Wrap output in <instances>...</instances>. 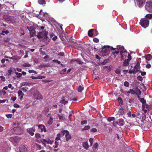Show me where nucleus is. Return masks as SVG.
I'll list each match as a JSON object with an SVG mask.
<instances>
[{"mask_svg": "<svg viewBox=\"0 0 152 152\" xmlns=\"http://www.w3.org/2000/svg\"><path fill=\"white\" fill-rule=\"evenodd\" d=\"M40 140L45 146L46 144L52 145L53 142V140H50L49 138L46 139H41Z\"/></svg>", "mask_w": 152, "mask_h": 152, "instance_id": "obj_6", "label": "nucleus"}, {"mask_svg": "<svg viewBox=\"0 0 152 152\" xmlns=\"http://www.w3.org/2000/svg\"><path fill=\"white\" fill-rule=\"evenodd\" d=\"M31 66V65L28 63H25L23 65V66L24 67H30Z\"/></svg>", "mask_w": 152, "mask_h": 152, "instance_id": "obj_42", "label": "nucleus"}, {"mask_svg": "<svg viewBox=\"0 0 152 152\" xmlns=\"http://www.w3.org/2000/svg\"><path fill=\"white\" fill-rule=\"evenodd\" d=\"M137 79L138 80L140 81H142L143 80L142 77L140 75H139L137 77Z\"/></svg>", "mask_w": 152, "mask_h": 152, "instance_id": "obj_45", "label": "nucleus"}, {"mask_svg": "<svg viewBox=\"0 0 152 152\" xmlns=\"http://www.w3.org/2000/svg\"><path fill=\"white\" fill-rule=\"evenodd\" d=\"M8 75L9 76H11V74H12V70H11V69L9 70L8 71Z\"/></svg>", "mask_w": 152, "mask_h": 152, "instance_id": "obj_54", "label": "nucleus"}, {"mask_svg": "<svg viewBox=\"0 0 152 152\" xmlns=\"http://www.w3.org/2000/svg\"><path fill=\"white\" fill-rule=\"evenodd\" d=\"M115 118L114 117H109L107 118V121L109 122H110L112 121H113L115 120Z\"/></svg>", "mask_w": 152, "mask_h": 152, "instance_id": "obj_31", "label": "nucleus"}, {"mask_svg": "<svg viewBox=\"0 0 152 152\" xmlns=\"http://www.w3.org/2000/svg\"><path fill=\"white\" fill-rule=\"evenodd\" d=\"M94 140L93 138H90L89 139V141L90 143V146H92L93 145V142Z\"/></svg>", "mask_w": 152, "mask_h": 152, "instance_id": "obj_43", "label": "nucleus"}, {"mask_svg": "<svg viewBox=\"0 0 152 152\" xmlns=\"http://www.w3.org/2000/svg\"><path fill=\"white\" fill-rule=\"evenodd\" d=\"M12 115L11 114H8L6 115V117L7 118H12Z\"/></svg>", "mask_w": 152, "mask_h": 152, "instance_id": "obj_59", "label": "nucleus"}, {"mask_svg": "<svg viewBox=\"0 0 152 152\" xmlns=\"http://www.w3.org/2000/svg\"><path fill=\"white\" fill-rule=\"evenodd\" d=\"M127 115L129 117H130L132 116V113L131 111H129L127 113Z\"/></svg>", "mask_w": 152, "mask_h": 152, "instance_id": "obj_61", "label": "nucleus"}, {"mask_svg": "<svg viewBox=\"0 0 152 152\" xmlns=\"http://www.w3.org/2000/svg\"><path fill=\"white\" fill-rule=\"evenodd\" d=\"M68 133V131L67 130L62 129L61 130V133L62 134V136H64L65 134H66V133Z\"/></svg>", "mask_w": 152, "mask_h": 152, "instance_id": "obj_25", "label": "nucleus"}, {"mask_svg": "<svg viewBox=\"0 0 152 152\" xmlns=\"http://www.w3.org/2000/svg\"><path fill=\"white\" fill-rule=\"evenodd\" d=\"M127 94H134L135 91L133 89H130L127 92Z\"/></svg>", "mask_w": 152, "mask_h": 152, "instance_id": "obj_30", "label": "nucleus"}, {"mask_svg": "<svg viewBox=\"0 0 152 152\" xmlns=\"http://www.w3.org/2000/svg\"><path fill=\"white\" fill-rule=\"evenodd\" d=\"M146 0H136V2L138 6L141 7L145 4Z\"/></svg>", "mask_w": 152, "mask_h": 152, "instance_id": "obj_10", "label": "nucleus"}, {"mask_svg": "<svg viewBox=\"0 0 152 152\" xmlns=\"http://www.w3.org/2000/svg\"><path fill=\"white\" fill-rule=\"evenodd\" d=\"M116 48H113V47H111L109 45H104L102 48V52L103 56H106L108 54L110 50H114Z\"/></svg>", "mask_w": 152, "mask_h": 152, "instance_id": "obj_1", "label": "nucleus"}, {"mask_svg": "<svg viewBox=\"0 0 152 152\" xmlns=\"http://www.w3.org/2000/svg\"><path fill=\"white\" fill-rule=\"evenodd\" d=\"M83 147L86 149H88L89 147L88 143L87 142H83Z\"/></svg>", "mask_w": 152, "mask_h": 152, "instance_id": "obj_18", "label": "nucleus"}, {"mask_svg": "<svg viewBox=\"0 0 152 152\" xmlns=\"http://www.w3.org/2000/svg\"><path fill=\"white\" fill-rule=\"evenodd\" d=\"M20 152H27V148L24 145H21L19 148Z\"/></svg>", "mask_w": 152, "mask_h": 152, "instance_id": "obj_11", "label": "nucleus"}, {"mask_svg": "<svg viewBox=\"0 0 152 152\" xmlns=\"http://www.w3.org/2000/svg\"><path fill=\"white\" fill-rule=\"evenodd\" d=\"M80 123L82 125L86 124H87V121L86 120L82 121Z\"/></svg>", "mask_w": 152, "mask_h": 152, "instance_id": "obj_46", "label": "nucleus"}, {"mask_svg": "<svg viewBox=\"0 0 152 152\" xmlns=\"http://www.w3.org/2000/svg\"><path fill=\"white\" fill-rule=\"evenodd\" d=\"M119 125L120 126H123L124 124V122L123 120V119L122 118H121L119 120Z\"/></svg>", "mask_w": 152, "mask_h": 152, "instance_id": "obj_20", "label": "nucleus"}, {"mask_svg": "<svg viewBox=\"0 0 152 152\" xmlns=\"http://www.w3.org/2000/svg\"><path fill=\"white\" fill-rule=\"evenodd\" d=\"M38 127L39 129H41V132H42L43 131L44 128L45 127V126L44 125L40 124L38 126Z\"/></svg>", "mask_w": 152, "mask_h": 152, "instance_id": "obj_26", "label": "nucleus"}, {"mask_svg": "<svg viewBox=\"0 0 152 152\" xmlns=\"http://www.w3.org/2000/svg\"><path fill=\"white\" fill-rule=\"evenodd\" d=\"M129 61L128 60L126 59L124 61L123 64V66H126L129 65Z\"/></svg>", "mask_w": 152, "mask_h": 152, "instance_id": "obj_22", "label": "nucleus"}, {"mask_svg": "<svg viewBox=\"0 0 152 152\" xmlns=\"http://www.w3.org/2000/svg\"><path fill=\"white\" fill-rule=\"evenodd\" d=\"M65 136L66 137V141H68L69 140H70L71 138V137L69 134V131L68 133H66V134H65Z\"/></svg>", "mask_w": 152, "mask_h": 152, "instance_id": "obj_17", "label": "nucleus"}, {"mask_svg": "<svg viewBox=\"0 0 152 152\" xmlns=\"http://www.w3.org/2000/svg\"><path fill=\"white\" fill-rule=\"evenodd\" d=\"M137 97L139 100L142 103V107L143 109L145 108L148 109L149 108V105L146 103V100L144 98H141L140 96H138Z\"/></svg>", "mask_w": 152, "mask_h": 152, "instance_id": "obj_5", "label": "nucleus"}, {"mask_svg": "<svg viewBox=\"0 0 152 152\" xmlns=\"http://www.w3.org/2000/svg\"><path fill=\"white\" fill-rule=\"evenodd\" d=\"M15 74L17 75L16 76L18 78H20L22 76V74L21 73L16 72H15Z\"/></svg>", "mask_w": 152, "mask_h": 152, "instance_id": "obj_38", "label": "nucleus"}, {"mask_svg": "<svg viewBox=\"0 0 152 152\" xmlns=\"http://www.w3.org/2000/svg\"><path fill=\"white\" fill-rule=\"evenodd\" d=\"M27 132L31 136L34 135V132L35 131V129L34 127L28 128L26 129Z\"/></svg>", "mask_w": 152, "mask_h": 152, "instance_id": "obj_9", "label": "nucleus"}, {"mask_svg": "<svg viewBox=\"0 0 152 152\" xmlns=\"http://www.w3.org/2000/svg\"><path fill=\"white\" fill-rule=\"evenodd\" d=\"M76 62H77L79 64H82L83 63L81 60L79 58H77L76 59Z\"/></svg>", "mask_w": 152, "mask_h": 152, "instance_id": "obj_41", "label": "nucleus"}, {"mask_svg": "<svg viewBox=\"0 0 152 152\" xmlns=\"http://www.w3.org/2000/svg\"><path fill=\"white\" fill-rule=\"evenodd\" d=\"M2 93L3 95L4 96L5 95L6 93L5 91L4 90H1L0 91V93H1V94Z\"/></svg>", "mask_w": 152, "mask_h": 152, "instance_id": "obj_44", "label": "nucleus"}, {"mask_svg": "<svg viewBox=\"0 0 152 152\" xmlns=\"http://www.w3.org/2000/svg\"><path fill=\"white\" fill-rule=\"evenodd\" d=\"M42 136L39 133H36L35 134V137L37 139H39V138H42Z\"/></svg>", "mask_w": 152, "mask_h": 152, "instance_id": "obj_27", "label": "nucleus"}, {"mask_svg": "<svg viewBox=\"0 0 152 152\" xmlns=\"http://www.w3.org/2000/svg\"><path fill=\"white\" fill-rule=\"evenodd\" d=\"M128 58L127 59V60H128L129 61H130L132 57L131 56V55L130 54H128Z\"/></svg>", "mask_w": 152, "mask_h": 152, "instance_id": "obj_60", "label": "nucleus"}, {"mask_svg": "<svg viewBox=\"0 0 152 152\" xmlns=\"http://www.w3.org/2000/svg\"><path fill=\"white\" fill-rule=\"evenodd\" d=\"M38 2L40 4H44L46 3L45 0H38Z\"/></svg>", "mask_w": 152, "mask_h": 152, "instance_id": "obj_24", "label": "nucleus"}, {"mask_svg": "<svg viewBox=\"0 0 152 152\" xmlns=\"http://www.w3.org/2000/svg\"><path fill=\"white\" fill-rule=\"evenodd\" d=\"M128 102L129 103V104H130V105H131L133 103L134 101L132 99H129Z\"/></svg>", "mask_w": 152, "mask_h": 152, "instance_id": "obj_50", "label": "nucleus"}, {"mask_svg": "<svg viewBox=\"0 0 152 152\" xmlns=\"http://www.w3.org/2000/svg\"><path fill=\"white\" fill-rule=\"evenodd\" d=\"M119 113L120 115H123L124 113V111L122 109H120L119 111Z\"/></svg>", "mask_w": 152, "mask_h": 152, "instance_id": "obj_37", "label": "nucleus"}, {"mask_svg": "<svg viewBox=\"0 0 152 152\" xmlns=\"http://www.w3.org/2000/svg\"><path fill=\"white\" fill-rule=\"evenodd\" d=\"M94 29H91L88 31V35L89 37H91L93 36L94 34Z\"/></svg>", "mask_w": 152, "mask_h": 152, "instance_id": "obj_16", "label": "nucleus"}, {"mask_svg": "<svg viewBox=\"0 0 152 152\" xmlns=\"http://www.w3.org/2000/svg\"><path fill=\"white\" fill-rule=\"evenodd\" d=\"M30 28H31V33H30L31 34V32H32L33 31H34L35 30V28L32 26H30Z\"/></svg>", "mask_w": 152, "mask_h": 152, "instance_id": "obj_63", "label": "nucleus"}, {"mask_svg": "<svg viewBox=\"0 0 152 152\" xmlns=\"http://www.w3.org/2000/svg\"><path fill=\"white\" fill-rule=\"evenodd\" d=\"M110 62V60L108 59H105L103 62H102V64L103 65L106 64L107 63H108Z\"/></svg>", "mask_w": 152, "mask_h": 152, "instance_id": "obj_23", "label": "nucleus"}, {"mask_svg": "<svg viewBox=\"0 0 152 152\" xmlns=\"http://www.w3.org/2000/svg\"><path fill=\"white\" fill-rule=\"evenodd\" d=\"M93 41L97 43L99 41V39L96 38H94L93 39Z\"/></svg>", "mask_w": 152, "mask_h": 152, "instance_id": "obj_53", "label": "nucleus"}, {"mask_svg": "<svg viewBox=\"0 0 152 152\" xmlns=\"http://www.w3.org/2000/svg\"><path fill=\"white\" fill-rule=\"evenodd\" d=\"M34 98L37 100H40L43 99V96L38 92H35L33 95Z\"/></svg>", "mask_w": 152, "mask_h": 152, "instance_id": "obj_8", "label": "nucleus"}, {"mask_svg": "<svg viewBox=\"0 0 152 152\" xmlns=\"http://www.w3.org/2000/svg\"><path fill=\"white\" fill-rule=\"evenodd\" d=\"M140 73H141V75L143 76L145 75L146 74V72H142L141 71V72H140Z\"/></svg>", "mask_w": 152, "mask_h": 152, "instance_id": "obj_64", "label": "nucleus"}, {"mask_svg": "<svg viewBox=\"0 0 152 152\" xmlns=\"http://www.w3.org/2000/svg\"><path fill=\"white\" fill-rule=\"evenodd\" d=\"M118 101H120L119 104L122 105L123 104V101L121 97H119L118 98Z\"/></svg>", "mask_w": 152, "mask_h": 152, "instance_id": "obj_39", "label": "nucleus"}, {"mask_svg": "<svg viewBox=\"0 0 152 152\" xmlns=\"http://www.w3.org/2000/svg\"><path fill=\"white\" fill-rule=\"evenodd\" d=\"M37 27L38 28H37V29H39V30H43L44 29L45 27L43 26H37Z\"/></svg>", "mask_w": 152, "mask_h": 152, "instance_id": "obj_48", "label": "nucleus"}, {"mask_svg": "<svg viewBox=\"0 0 152 152\" xmlns=\"http://www.w3.org/2000/svg\"><path fill=\"white\" fill-rule=\"evenodd\" d=\"M83 89V87L81 86H80L78 88V91L79 92H81Z\"/></svg>", "mask_w": 152, "mask_h": 152, "instance_id": "obj_28", "label": "nucleus"}, {"mask_svg": "<svg viewBox=\"0 0 152 152\" xmlns=\"http://www.w3.org/2000/svg\"><path fill=\"white\" fill-rule=\"evenodd\" d=\"M28 72L29 73H34V74H37V73L34 70H29Z\"/></svg>", "mask_w": 152, "mask_h": 152, "instance_id": "obj_49", "label": "nucleus"}, {"mask_svg": "<svg viewBox=\"0 0 152 152\" xmlns=\"http://www.w3.org/2000/svg\"><path fill=\"white\" fill-rule=\"evenodd\" d=\"M58 115V116L60 120H63V116L62 115H59V114Z\"/></svg>", "mask_w": 152, "mask_h": 152, "instance_id": "obj_57", "label": "nucleus"}, {"mask_svg": "<svg viewBox=\"0 0 152 152\" xmlns=\"http://www.w3.org/2000/svg\"><path fill=\"white\" fill-rule=\"evenodd\" d=\"M145 57L146 60L149 61L152 58V56L150 54H148L145 55Z\"/></svg>", "mask_w": 152, "mask_h": 152, "instance_id": "obj_19", "label": "nucleus"}, {"mask_svg": "<svg viewBox=\"0 0 152 152\" xmlns=\"http://www.w3.org/2000/svg\"><path fill=\"white\" fill-rule=\"evenodd\" d=\"M0 78L2 81H5V78L4 76H1L0 77Z\"/></svg>", "mask_w": 152, "mask_h": 152, "instance_id": "obj_58", "label": "nucleus"}, {"mask_svg": "<svg viewBox=\"0 0 152 152\" xmlns=\"http://www.w3.org/2000/svg\"><path fill=\"white\" fill-rule=\"evenodd\" d=\"M9 33V31L7 30H3L2 32V33H1V34L4 35V34H7Z\"/></svg>", "mask_w": 152, "mask_h": 152, "instance_id": "obj_33", "label": "nucleus"}, {"mask_svg": "<svg viewBox=\"0 0 152 152\" xmlns=\"http://www.w3.org/2000/svg\"><path fill=\"white\" fill-rule=\"evenodd\" d=\"M98 146V144L97 142H96L95 144H94V147L95 148H97Z\"/></svg>", "mask_w": 152, "mask_h": 152, "instance_id": "obj_55", "label": "nucleus"}, {"mask_svg": "<svg viewBox=\"0 0 152 152\" xmlns=\"http://www.w3.org/2000/svg\"><path fill=\"white\" fill-rule=\"evenodd\" d=\"M55 145H53V147L54 148H57L59 145V142L56 141H55Z\"/></svg>", "mask_w": 152, "mask_h": 152, "instance_id": "obj_35", "label": "nucleus"}, {"mask_svg": "<svg viewBox=\"0 0 152 152\" xmlns=\"http://www.w3.org/2000/svg\"><path fill=\"white\" fill-rule=\"evenodd\" d=\"M149 21L146 18H143L141 19L140 23L141 26L144 28H147L149 24Z\"/></svg>", "mask_w": 152, "mask_h": 152, "instance_id": "obj_3", "label": "nucleus"}, {"mask_svg": "<svg viewBox=\"0 0 152 152\" xmlns=\"http://www.w3.org/2000/svg\"><path fill=\"white\" fill-rule=\"evenodd\" d=\"M12 133L14 134L20 135L23 134V130L22 129L19 127H15L11 130Z\"/></svg>", "mask_w": 152, "mask_h": 152, "instance_id": "obj_2", "label": "nucleus"}, {"mask_svg": "<svg viewBox=\"0 0 152 152\" xmlns=\"http://www.w3.org/2000/svg\"><path fill=\"white\" fill-rule=\"evenodd\" d=\"M51 113H49L47 115V117H49L50 119L48 122V124L49 125H51L52 124L53 122V118L51 116Z\"/></svg>", "mask_w": 152, "mask_h": 152, "instance_id": "obj_13", "label": "nucleus"}, {"mask_svg": "<svg viewBox=\"0 0 152 152\" xmlns=\"http://www.w3.org/2000/svg\"><path fill=\"white\" fill-rule=\"evenodd\" d=\"M97 130L95 128L91 129H90V131L91 132H97Z\"/></svg>", "mask_w": 152, "mask_h": 152, "instance_id": "obj_47", "label": "nucleus"}, {"mask_svg": "<svg viewBox=\"0 0 152 152\" xmlns=\"http://www.w3.org/2000/svg\"><path fill=\"white\" fill-rule=\"evenodd\" d=\"M145 17L151 19L152 18V14H147Z\"/></svg>", "mask_w": 152, "mask_h": 152, "instance_id": "obj_36", "label": "nucleus"}, {"mask_svg": "<svg viewBox=\"0 0 152 152\" xmlns=\"http://www.w3.org/2000/svg\"><path fill=\"white\" fill-rule=\"evenodd\" d=\"M53 61L54 63H57L58 64H61L60 61H59L58 60L54 59L53 60Z\"/></svg>", "mask_w": 152, "mask_h": 152, "instance_id": "obj_52", "label": "nucleus"}, {"mask_svg": "<svg viewBox=\"0 0 152 152\" xmlns=\"http://www.w3.org/2000/svg\"><path fill=\"white\" fill-rule=\"evenodd\" d=\"M14 107L16 108H18L20 107V106L17 104L15 103L14 104Z\"/></svg>", "mask_w": 152, "mask_h": 152, "instance_id": "obj_62", "label": "nucleus"}, {"mask_svg": "<svg viewBox=\"0 0 152 152\" xmlns=\"http://www.w3.org/2000/svg\"><path fill=\"white\" fill-rule=\"evenodd\" d=\"M118 48L120 50H122V51L121 52V57L123 58L124 56H123L122 53H123L122 50H124V47L123 46H119Z\"/></svg>", "mask_w": 152, "mask_h": 152, "instance_id": "obj_21", "label": "nucleus"}, {"mask_svg": "<svg viewBox=\"0 0 152 152\" xmlns=\"http://www.w3.org/2000/svg\"><path fill=\"white\" fill-rule=\"evenodd\" d=\"M131 68L129 70V72L130 74H132L133 73L134 74H135L138 72L137 70H136L134 68H133L132 66H131Z\"/></svg>", "mask_w": 152, "mask_h": 152, "instance_id": "obj_12", "label": "nucleus"}, {"mask_svg": "<svg viewBox=\"0 0 152 152\" xmlns=\"http://www.w3.org/2000/svg\"><path fill=\"white\" fill-rule=\"evenodd\" d=\"M60 102L64 104H65L68 103V101H66L65 99H63L60 101Z\"/></svg>", "mask_w": 152, "mask_h": 152, "instance_id": "obj_29", "label": "nucleus"}, {"mask_svg": "<svg viewBox=\"0 0 152 152\" xmlns=\"http://www.w3.org/2000/svg\"><path fill=\"white\" fill-rule=\"evenodd\" d=\"M62 136L61 135V134H58L57 135V137L56 138V140H58L60 139V137H61Z\"/></svg>", "mask_w": 152, "mask_h": 152, "instance_id": "obj_34", "label": "nucleus"}, {"mask_svg": "<svg viewBox=\"0 0 152 152\" xmlns=\"http://www.w3.org/2000/svg\"><path fill=\"white\" fill-rule=\"evenodd\" d=\"M90 129V126H85L82 129V131L87 130Z\"/></svg>", "mask_w": 152, "mask_h": 152, "instance_id": "obj_32", "label": "nucleus"}, {"mask_svg": "<svg viewBox=\"0 0 152 152\" xmlns=\"http://www.w3.org/2000/svg\"><path fill=\"white\" fill-rule=\"evenodd\" d=\"M145 9L149 12H152V2H147L145 6Z\"/></svg>", "mask_w": 152, "mask_h": 152, "instance_id": "obj_7", "label": "nucleus"}, {"mask_svg": "<svg viewBox=\"0 0 152 152\" xmlns=\"http://www.w3.org/2000/svg\"><path fill=\"white\" fill-rule=\"evenodd\" d=\"M19 97L20 99H22L23 98L24 94L23 93L22 91L20 90L18 91Z\"/></svg>", "mask_w": 152, "mask_h": 152, "instance_id": "obj_15", "label": "nucleus"}, {"mask_svg": "<svg viewBox=\"0 0 152 152\" xmlns=\"http://www.w3.org/2000/svg\"><path fill=\"white\" fill-rule=\"evenodd\" d=\"M8 87L9 88H11V90H13L14 89V87H12V85L11 84H9L8 86Z\"/></svg>", "mask_w": 152, "mask_h": 152, "instance_id": "obj_51", "label": "nucleus"}, {"mask_svg": "<svg viewBox=\"0 0 152 152\" xmlns=\"http://www.w3.org/2000/svg\"><path fill=\"white\" fill-rule=\"evenodd\" d=\"M124 85L126 87H128L129 86V84L128 82L127 81H125L124 83Z\"/></svg>", "mask_w": 152, "mask_h": 152, "instance_id": "obj_40", "label": "nucleus"}, {"mask_svg": "<svg viewBox=\"0 0 152 152\" xmlns=\"http://www.w3.org/2000/svg\"><path fill=\"white\" fill-rule=\"evenodd\" d=\"M48 32L45 30L44 31L41 32H39L38 33L37 37L39 39H41L43 38L45 39H47L48 38Z\"/></svg>", "mask_w": 152, "mask_h": 152, "instance_id": "obj_4", "label": "nucleus"}, {"mask_svg": "<svg viewBox=\"0 0 152 152\" xmlns=\"http://www.w3.org/2000/svg\"><path fill=\"white\" fill-rule=\"evenodd\" d=\"M140 63L139 61H137L135 66L134 67L135 69L136 70H137L138 71V72H139L140 73V72H141V71L139 70L140 68Z\"/></svg>", "mask_w": 152, "mask_h": 152, "instance_id": "obj_14", "label": "nucleus"}, {"mask_svg": "<svg viewBox=\"0 0 152 152\" xmlns=\"http://www.w3.org/2000/svg\"><path fill=\"white\" fill-rule=\"evenodd\" d=\"M11 99L13 101H15L16 99V97L15 96H12L11 98Z\"/></svg>", "mask_w": 152, "mask_h": 152, "instance_id": "obj_56", "label": "nucleus"}]
</instances>
